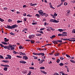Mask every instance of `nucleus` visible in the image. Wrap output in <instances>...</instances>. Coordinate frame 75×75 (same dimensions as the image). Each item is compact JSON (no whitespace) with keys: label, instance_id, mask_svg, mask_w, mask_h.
Returning a JSON list of instances; mask_svg holds the SVG:
<instances>
[{"label":"nucleus","instance_id":"obj_58","mask_svg":"<svg viewBox=\"0 0 75 75\" xmlns=\"http://www.w3.org/2000/svg\"><path fill=\"white\" fill-rule=\"evenodd\" d=\"M50 7H51V8H52L53 9H55V8L52 7V6H50Z\"/></svg>","mask_w":75,"mask_h":75},{"label":"nucleus","instance_id":"obj_21","mask_svg":"<svg viewBox=\"0 0 75 75\" xmlns=\"http://www.w3.org/2000/svg\"><path fill=\"white\" fill-rule=\"evenodd\" d=\"M70 61L71 62H72V63H74V64H75V61L74 60H70Z\"/></svg>","mask_w":75,"mask_h":75},{"label":"nucleus","instance_id":"obj_46","mask_svg":"<svg viewBox=\"0 0 75 75\" xmlns=\"http://www.w3.org/2000/svg\"><path fill=\"white\" fill-rule=\"evenodd\" d=\"M19 54L21 55H23V53L21 52H19Z\"/></svg>","mask_w":75,"mask_h":75},{"label":"nucleus","instance_id":"obj_45","mask_svg":"<svg viewBox=\"0 0 75 75\" xmlns=\"http://www.w3.org/2000/svg\"><path fill=\"white\" fill-rule=\"evenodd\" d=\"M34 67H29V69H34Z\"/></svg>","mask_w":75,"mask_h":75},{"label":"nucleus","instance_id":"obj_38","mask_svg":"<svg viewBox=\"0 0 75 75\" xmlns=\"http://www.w3.org/2000/svg\"><path fill=\"white\" fill-rule=\"evenodd\" d=\"M16 57L17 58H22V57H21V56H16Z\"/></svg>","mask_w":75,"mask_h":75},{"label":"nucleus","instance_id":"obj_16","mask_svg":"<svg viewBox=\"0 0 75 75\" xmlns=\"http://www.w3.org/2000/svg\"><path fill=\"white\" fill-rule=\"evenodd\" d=\"M19 48H20V49H24V47H23L22 46H21V45L19 47Z\"/></svg>","mask_w":75,"mask_h":75},{"label":"nucleus","instance_id":"obj_18","mask_svg":"<svg viewBox=\"0 0 75 75\" xmlns=\"http://www.w3.org/2000/svg\"><path fill=\"white\" fill-rule=\"evenodd\" d=\"M17 23H23V21L18 20L17 21Z\"/></svg>","mask_w":75,"mask_h":75},{"label":"nucleus","instance_id":"obj_34","mask_svg":"<svg viewBox=\"0 0 75 75\" xmlns=\"http://www.w3.org/2000/svg\"><path fill=\"white\" fill-rule=\"evenodd\" d=\"M30 42L31 44H34V41H31V40H30Z\"/></svg>","mask_w":75,"mask_h":75},{"label":"nucleus","instance_id":"obj_28","mask_svg":"<svg viewBox=\"0 0 75 75\" xmlns=\"http://www.w3.org/2000/svg\"><path fill=\"white\" fill-rule=\"evenodd\" d=\"M56 62H57V63H59V62H60V59H57Z\"/></svg>","mask_w":75,"mask_h":75},{"label":"nucleus","instance_id":"obj_20","mask_svg":"<svg viewBox=\"0 0 75 75\" xmlns=\"http://www.w3.org/2000/svg\"><path fill=\"white\" fill-rule=\"evenodd\" d=\"M0 21H1V22H3V21H4V20L3 19H1V18H0Z\"/></svg>","mask_w":75,"mask_h":75},{"label":"nucleus","instance_id":"obj_55","mask_svg":"<svg viewBox=\"0 0 75 75\" xmlns=\"http://www.w3.org/2000/svg\"><path fill=\"white\" fill-rule=\"evenodd\" d=\"M45 29V28H41L40 29V30H44Z\"/></svg>","mask_w":75,"mask_h":75},{"label":"nucleus","instance_id":"obj_15","mask_svg":"<svg viewBox=\"0 0 75 75\" xmlns=\"http://www.w3.org/2000/svg\"><path fill=\"white\" fill-rule=\"evenodd\" d=\"M7 69H8V68L7 67H4V71H7Z\"/></svg>","mask_w":75,"mask_h":75},{"label":"nucleus","instance_id":"obj_29","mask_svg":"<svg viewBox=\"0 0 75 75\" xmlns=\"http://www.w3.org/2000/svg\"><path fill=\"white\" fill-rule=\"evenodd\" d=\"M42 72L43 73V74H47V73L46 72H45L44 71H42Z\"/></svg>","mask_w":75,"mask_h":75},{"label":"nucleus","instance_id":"obj_48","mask_svg":"<svg viewBox=\"0 0 75 75\" xmlns=\"http://www.w3.org/2000/svg\"><path fill=\"white\" fill-rule=\"evenodd\" d=\"M0 45L1 47H4V45H3L1 43L0 44Z\"/></svg>","mask_w":75,"mask_h":75},{"label":"nucleus","instance_id":"obj_36","mask_svg":"<svg viewBox=\"0 0 75 75\" xmlns=\"http://www.w3.org/2000/svg\"><path fill=\"white\" fill-rule=\"evenodd\" d=\"M64 6H67V5H68V3L67 2H64Z\"/></svg>","mask_w":75,"mask_h":75},{"label":"nucleus","instance_id":"obj_56","mask_svg":"<svg viewBox=\"0 0 75 75\" xmlns=\"http://www.w3.org/2000/svg\"><path fill=\"white\" fill-rule=\"evenodd\" d=\"M37 23H32V24L33 25H35V24H37Z\"/></svg>","mask_w":75,"mask_h":75},{"label":"nucleus","instance_id":"obj_57","mask_svg":"<svg viewBox=\"0 0 75 75\" xmlns=\"http://www.w3.org/2000/svg\"><path fill=\"white\" fill-rule=\"evenodd\" d=\"M15 48H14V47H13L12 46V48L11 49V50H14Z\"/></svg>","mask_w":75,"mask_h":75},{"label":"nucleus","instance_id":"obj_63","mask_svg":"<svg viewBox=\"0 0 75 75\" xmlns=\"http://www.w3.org/2000/svg\"><path fill=\"white\" fill-rule=\"evenodd\" d=\"M55 75H59V74L57 73H54Z\"/></svg>","mask_w":75,"mask_h":75},{"label":"nucleus","instance_id":"obj_40","mask_svg":"<svg viewBox=\"0 0 75 75\" xmlns=\"http://www.w3.org/2000/svg\"><path fill=\"white\" fill-rule=\"evenodd\" d=\"M38 32H39V33H41V34H44V33L42 31H38Z\"/></svg>","mask_w":75,"mask_h":75},{"label":"nucleus","instance_id":"obj_22","mask_svg":"<svg viewBox=\"0 0 75 75\" xmlns=\"http://www.w3.org/2000/svg\"><path fill=\"white\" fill-rule=\"evenodd\" d=\"M35 16H37V17H38V18H39V17H40V16L38 14H36Z\"/></svg>","mask_w":75,"mask_h":75},{"label":"nucleus","instance_id":"obj_24","mask_svg":"<svg viewBox=\"0 0 75 75\" xmlns=\"http://www.w3.org/2000/svg\"><path fill=\"white\" fill-rule=\"evenodd\" d=\"M9 34H11V35H15V34H14V33H13L12 32L10 33Z\"/></svg>","mask_w":75,"mask_h":75},{"label":"nucleus","instance_id":"obj_37","mask_svg":"<svg viewBox=\"0 0 75 75\" xmlns=\"http://www.w3.org/2000/svg\"><path fill=\"white\" fill-rule=\"evenodd\" d=\"M67 14H69L70 13V12H71V11H70V10H67Z\"/></svg>","mask_w":75,"mask_h":75},{"label":"nucleus","instance_id":"obj_32","mask_svg":"<svg viewBox=\"0 0 75 75\" xmlns=\"http://www.w3.org/2000/svg\"><path fill=\"white\" fill-rule=\"evenodd\" d=\"M12 21V20L10 19H9L8 20V22H9V23H10V22H11Z\"/></svg>","mask_w":75,"mask_h":75},{"label":"nucleus","instance_id":"obj_7","mask_svg":"<svg viewBox=\"0 0 75 75\" xmlns=\"http://www.w3.org/2000/svg\"><path fill=\"white\" fill-rule=\"evenodd\" d=\"M23 59H24L25 60H27L28 58V57H27V56H24L23 57Z\"/></svg>","mask_w":75,"mask_h":75},{"label":"nucleus","instance_id":"obj_44","mask_svg":"<svg viewBox=\"0 0 75 75\" xmlns=\"http://www.w3.org/2000/svg\"><path fill=\"white\" fill-rule=\"evenodd\" d=\"M75 33V29H73V30H72V33Z\"/></svg>","mask_w":75,"mask_h":75},{"label":"nucleus","instance_id":"obj_47","mask_svg":"<svg viewBox=\"0 0 75 75\" xmlns=\"http://www.w3.org/2000/svg\"><path fill=\"white\" fill-rule=\"evenodd\" d=\"M31 74V71H30L29 73L27 75H30Z\"/></svg>","mask_w":75,"mask_h":75},{"label":"nucleus","instance_id":"obj_35","mask_svg":"<svg viewBox=\"0 0 75 75\" xmlns=\"http://www.w3.org/2000/svg\"><path fill=\"white\" fill-rule=\"evenodd\" d=\"M0 58H1V59H4V58H3V56L0 55Z\"/></svg>","mask_w":75,"mask_h":75},{"label":"nucleus","instance_id":"obj_2","mask_svg":"<svg viewBox=\"0 0 75 75\" xmlns=\"http://www.w3.org/2000/svg\"><path fill=\"white\" fill-rule=\"evenodd\" d=\"M42 11V12H41ZM38 13H39L40 14V16H45V17H47L48 16V15L47 14L45 13H44L43 11H42V10H39L38 11Z\"/></svg>","mask_w":75,"mask_h":75},{"label":"nucleus","instance_id":"obj_25","mask_svg":"<svg viewBox=\"0 0 75 75\" xmlns=\"http://www.w3.org/2000/svg\"><path fill=\"white\" fill-rule=\"evenodd\" d=\"M37 50H39L40 51H43V50L42 49L40 48H37Z\"/></svg>","mask_w":75,"mask_h":75},{"label":"nucleus","instance_id":"obj_52","mask_svg":"<svg viewBox=\"0 0 75 75\" xmlns=\"http://www.w3.org/2000/svg\"><path fill=\"white\" fill-rule=\"evenodd\" d=\"M65 1V0H61V2L62 3H64V2Z\"/></svg>","mask_w":75,"mask_h":75},{"label":"nucleus","instance_id":"obj_54","mask_svg":"<svg viewBox=\"0 0 75 75\" xmlns=\"http://www.w3.org/2000/svg\"><path fill=\"white\" fill-rule=\"evenodd\" d=\"M26 14L25 13H24L23 14V16H26Z\"/></svg>","mask_w":75,"mask_h":75},{"label":"nucleus","instance_id":"obj_30","mask_svg":"<svg viewBox=\"0 0 75 75\" xmlns=\"http://www.w3.org/2000/svg\"><path fill=\"white\" fill-rule=\"evenodd\" d=\"M60 59L62 61V60L64 59V57L63 58V57H60Z\"/></svg>","mask_w":75,"mask_h":75},{"label":"nucleus","instance_id":"obj_3","mask_svg":"<svg viewBox=\"0 0 75 75\" xmlns=\"http://www.w3.org/2000/svg\"><path fill=\"white\" fill-rule=\"evenodd\" d=\"M52 42L54 44H58V42H59L61 43L62 42V40H57V41H52Z\"/></svg>","mask_w":75,"mask_h":75},{"label":"nucleus","instance_id":"obj_60","mask_svg":"<svg viewBox=\"0 0 75 75\" xmlns=\"http://www.w3.org/2000/svg\"><path fill=\"white\" fill-rule=\"evenodd\" d=\"M24 20L25 21H26V20H27V18H24Z\"/></svg>","mask_w":75,"mask_h":75},{"label":"nucleus","instance_id":"obj_33","mask_svg":"<svg viewBox=\"0 0 75 75\" xmlns=\"http://www.w3.org/2000/svg\"><path fill=\"white\" fill-rule=\"evenodd\" d=\"M65 36H67V34H62V37H65Z\"/></svg>","mask_w":75,"mask_h":75},{"label":"nucleus","instance_id":"obj_64","mask_svg":"<svg viewBox=\"0 0 75 75\" xmlns=\"http://www.w3.org/2000/svg\"><path fill=\"white\" fill-rule=\"evenodd\" d=\"M54 16H57V13H54Z\"/></svg>","mask_w":75,"mask_h":75},{"label":"nucleus","instance_id":"obj_59","mask_svg":"<svg viewBox=\"0 0 75 75\" xmlns=\"http://www.w3.org/2000/svg\"><path fill=\"white\" fill-rule=\"evenodd\" d=\"M27 7V6L25 5H24L23 6V8H25V7Z\"/></svg>","mask_w":75,"mask_h":75},{"label":"nucleus","instance_id":"obj_49","mask_svg":"<svg viewBox=\"0 0 75 75\" xmlns=\"http://www.w3.org/2000/svg\"><path fill=\"white\" fill-rule=\"evenodd\" d=\"M37 5V4H32V6H36Z\"/></svg>","mask_w":75,"mask_h":75},{"label":"nucleus","instance_id":"obj_5","mask_svg":"<svg viewBox=\"0 0 75 75\" xmlns=\"http://www.w3.org/2000/svg\"><path fill=\"white\" fill-rule=\"evenodd\" d=\"M13 45H10V44H9V46H7V49L8 50H10V49H11H11L12 48Z\"/></svg>","mask_w":75,"mask_h":75},{"label":"nucleus","instance_id":"obj_31","mask_svg":"<svg viewBox=\"0 0 75 75\" xmlns=\"http://www.w3.org/2000/svg\"><path fill=\"white\" fill-rule=\"evenodd\" d=\"M39 62L40 64H42V62H43V60H41Z\"/></svg>","mask_w":75,"mask_h":75},{"label":"nucleus","instance_id":"obj_9","mask_svg":"<svg viewBox=\"0 0 75 75\" xmlns=\"http://www.w3.org/2000/svg\"><path fill=\"white\" fill-rule=\"evenodd\" d=\"M19 62L20 63H22V64H26V62L23 61V60L20 61Z\"/></svg>","mask_w":75,"mask_h":75},{"label":"nucleus","instance_id":"obj_41","mask_svg":"<svg viewBox=\"0 0 75 75\" xmlns=\"http://www.w3.org/2000/svg\"><path fill=\"white\" fill-rule=\"evenodd\" d=\"M36 36H41V34H37L36 35Z\"/></svg>","mask_w":75,"mask_h":75},{"label":"nucleus","instance_id":"obj_61","mask_svg":"<svg viewBox=\"0 0 75 75\" xmlns=\"http://www.w3.org/2000/svg\"><path fill=\"white\" fill-rule=\"evenodd\" d=\"M62 34H67V32H63V33H62Z\"/></svg>","mask_w":75,"mask_h":75},{"label":"nucleus","instance_id":"obj_8","mask_svg":"<svg viewBox=\"0 0 75 75\" xmlns=\"http://www.w3.org/2000/svg\"><path fill=\"white\" fill-rule=\"evenodd\" d=\"M4 42H8V41H9V40L8 39H7L6 38H4Z\"/></svg>","mask_w":75,"mask_h":75},{"label":"nucleus","instance_id":"obj_10","mask_svg":"<svg viewBox=\"0 0 75 75\" xmlns=\"http://www.w3.org/2000/svg\"><path fill=\"white\" fill-rule=\"evenodd\" d=\"M58 31H59V32H62V31H65V29H59L57 30Z\"/></svg>","mask_w":75,"mask_h":75},{"label":"nucleus","instance_id":"obj_14","mask_svg":"<svg viewBox=\"0 0 75 75\" xmlns=\"http://www.w3.org/2000/svg\"><path fill=\"white\" fill-rule=\"evenodd\" d=\"M42 55V56H44L45 55V54L42 53H39V55Z\"/></svg>","mask_w":75,"mask_h":75},{"label":"nucleus","instance_id":"obj_51","mask_svg":"<svg viewBox=\"0 0 75 75\" xmlns=\"http://www.w3.org/2000/svg\"><path fill=\"white\" fill-rule=\"evenodd\" d=\"M4 48H5V49H7V46H4Z\"/></svg>","mask_w":75,"mask_h":75},{"label":"nucleus","instance_id":"obj_50","mask_svg":"<svg viewBox=\"0 0 75 75\" xmlns=\"http://www.w3.org/2000/svg\"><path fill=\"white\" fill-rule=\"evenodd\" d=\"M9 66L8 65H5V67H9Z\"/></svg>","mask_w":75,"mask_h":75},{"label":"nucleus","instance_id":"obj_12","mask_svg":"<svg viewBox=\"0 0 75 75\" xmlns=\"http://www.w3.org/2000/svg\"><path fill=\"white\" fill-rule=\"evenodd\" d=\"M7 57H8L9 58V59H11V55L8 54L7 55Z\"/></svg>","mask_w":75,"mask_h":75},{"label":"nucleus","instance_id":"obj_19","mask_svg":"<svg viewBox=\"0 0 75 75\" xmlns=\"http://www.w3.org/2000/svg\"><path fill=\"white\" fill-rule=\"evenodd\" d=\"M55 37H56L55 35H53L52 37H50V38L52 39V38H55Z\"/></svg>","mask_w":75,"mask_h":75},{"label":"nucleus","instance_id":"obj_1","mask_svg":"<svg viewBox=\"0 0 75 75\" xmlns=\"http://www.w3.org/2000/svg\"><path fill=\"white\" fill-rule=\"evenodd\" d=\"M18 27L17 25L16 24L14 25L11 26L9 25H7V26H5V28H8V29H14V28H15Z\"/></svg>","mask_w":75,"mask_h":75},{"label":"nucleus","instance_id":"obj_27","mask_svg":"<svg viewBox=\"0 0 75 75\" xmlns=\"http://www.w3.org/2000/svg\"><path fill=\"white\" fill-rule=\"evenodd\" d=\"M59 65L60 66H63V65H64V64H63V63H60L59 64Z\"/></svg>","mask_w":75,"mask_h":75},{"label":"nucleus","instance_id":"obj_4","mask_svg":"<svg viewBox=\"0 0 75 75\" xmlns=\"http://www.w3.org/2000/svg\"><path fill=\"white\" fill-rule=\"evenodd\" d=\"M50 22H52V23H59V21H57L55 19H50Z\"/></svg>","mask_w":75,"mask_h":75},{"label":"nucleus","instance_id":"obj_6","mask_svg":"<svg viewBox=\"0 0 75 75\" xmlns=\"http://www.w3.org/2000/svg\"><path fill=\"white\" fill-rule=\"evenodd\" d=\"M34 37V35H29L28 37L30 39H31V38H33V37Z\"/></svg>","mask_w":75,"mask_h":75},{"label":"nucleus","instance_id":"obj_42","mask_svg":"<svg viewBox=\"0 0 75 75\" xmlns=\"http://www.w3.org/2000/svg\"><path fill=\"white\" fill-rule=\"evenodd\" d=\"M13 53L14 54H17V52H16L14 50L13 51Z\"/></svg>","mask_w":75,"mask_h":75},{"label":"nucleus","instance_id":"obj_43","mask_svg":"<svg viewBox=\"0 0 75 75\" xmlns=\"http://www.w3.org/2000/svg\"><path fill=\"white\" fill-rule=\"evenodd\" d=\"M66 56L68 58H70V56L68 54H66Z\"/></svg>","mask_w":75,"mask_h":75},{"label":"nucleus","instance_id":"obj_23","mask_svg":"<svg viewBox=\"0 0 75 75\" xmlns=\"http://www.w3.org/2000/svg\"><path fill=\"white\" fill-rule=\"evenodd\" d=\"M33 57H34V59H38V57H35L34 56H33Z\"/></svg>","mask_w":75,"mask_h":75},{"label":"nucleus","instance_id":"obj_53","mask_svg":"<svg viewBox=\"0 0 75 75\" xmlns=\"http://www.w3.org/2000/svg\"><path fill=\"white\" fill-rule=\"evenodd\" d=\"M27 17L29 16V17H32V15H30V14H28V15H27Z\"/></svg>","mask_w":75,"mask_h":75},{"label":"nucleus","instance_id":"obj_11","mask_svg":"<svg viewBox=\"0 0 75 75\" xmlns=\"http://www.w3.org/2000/svg\"><path fill=\"white\" fill-rule=\"evenodd\" d=\"M1 43H2V44H3V45L4 44V45H7L8 44H9V43H8V42L6 43V42H1Z\"/></svg>","mask_w":75,"mask_h":75},{"label":"nucleus","instance_id":"obj_17","mask_svg":"<svg viewBox=\"0 0 75 75\" xmlns=\"http://www.w3.org/2000/svg\"><path fill=\"white\" fill-rule=\"evenodd\" d=\"M33 55H39V53H33Z\"/></svg>","mask_w":75,"mask_h":75},{"label":"nucleus","instance_id":"obj_62","mask_svg":"<svg viewBox=\"0 0 75 75\" xmlns=\"http://www.w3.org/2000/svg\"><path fill=\"white\" fill-rule=\"evenodd\" d=\"M69 39H64V41H66V40H69Z\"/></svg>","mask_w":75,"mask_h":75},{"label":"nucleus","instance_id":"obj_39","mask_svg":"<svg viewBox=\"0 0 75 75\" xmlns=\"http://www.w3.org/2000/svg\"><path fill=\"white\" fill-rule=\"evenodd\" d=\"M58 36H60V37H61V36H62V34H59L58 35Z\"/></svg>","mask_w":75,"mask_h":75},{"label":"nucleus","instance_id":"obj_13","mask_svg":"<svg viewBox=\"0 0 75 75\" xmlns=\"http://www.w3.org/2000/svg\"><path fill=\"white\" fill-rule=\"evenodd\" d=\"M2 62H5V63H8L9 62L8 60H2Z\"/></svg>","mask_w":75,"mask_h":75},{"label":"nucleus","instance_id":"obj_26","mask_svg":"<svg viewBox=\"0 0 75 75\" xmlns=\"http://www.w3.org/2000/svg\"><path fill=\"white\" fill-rule=\"evenodd\" d=\"M40 69H45V67H41L40 68Z\"/></svg>","mask_w":75,"mask_h":75}]
</instances>
